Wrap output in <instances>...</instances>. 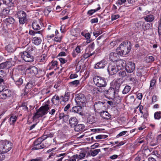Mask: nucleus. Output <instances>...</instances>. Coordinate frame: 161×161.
<instances>
[{
	"mask_svg": "<svg viewBox=\"0 0 161 161\" xmlns=\"http://www.w3.org/2000/svg\"><path fill=\"white\" fill-rule=\"evenodd\" d=\"M131 45L130 42H123L116 49V52L120 55H125L130 52L131 48Z\"/></svg>",
	"mask_w": 161,
	"mask_h": 161,
	"instance_id": "obj_1",
	"label": "nucleus"
},
{
	"mask_svg": "<svg viewBox=\"0 0 161 161\" xmlns=\"http://www.w3.org/2000/svg\"><path fill=\"white\" fill-rule=\"evenodd\" d=\"M12 147V143L7 140L0 141V153H5L9 151Z\"/></svg>",
	"mask_w": 161,
	"mask_h": 161,
	"instance_id": "obj_2",
	"label": "nucleus"
},
{
	"mask_svg": "<svg viewBox=\"0 0 161 161\" xmlns=\"http://www.w3.org/2000/svg\"><path fill=\"white\" fill-rule=\"evenodd\" d=\"M49 109V107L48 104H46L41 106L35 114L33 118L35 119L42 117L47 113V111Z\"/></svg>",
	"mask_w": 161,
	"mask_h": 161,
	"instance_id": "obj_3",
	"label": "nucleus"
},
{
	"mask_svg": "<svg viewBox=\"0 0 161 161\" xmlns=\"http://www.w3.org/2000/svg\"><path fill=\"white\" fill-rule=\"evenodd\" d=\"M44 140L42 137L38 138L37 140L35 141L33 143V146L31 149V150H39L48 147L50 144L47 143H45L44 144L42 143V142Z\"/></svg>",
	"mask_w": 161,
	"mask_h": 161,
	"instance_id": "obj_4",
	"label": "nucleus"
},
{
	"mask_svg": "<svg viewBox=\"0 0 161 161\" xmlns=\"http://www.w3.org/2000/svg\"><path fill=\"white\" fill-rule=\"evenodd\" d=\"M75 101L77 105H82L83 107L86 106V99L85 96L82 94H77L76 96Z\"/></svg>",
	"mask_w": 161,
	"mask_h": 161,
	"instance_id": "obj_5",
	"label": "nucleus"
},
{
	"mask_svg": "<svg viewBox=\"0 0 161 161\" xmlns=\"http://www.w3.org/2000/svg\"><path fill=\"white\" fill-rule=\"evenodd\" d=\"M22 59L27 62H32L34 61V57L28 52L24 51L19 53Z\"/></svg>",
	"mask_w": 161,
	"mask_h": 161,
	"instance_id": "obj_6",
	"label": "nucleus"
},
{
	"mask_svg": "<svg viewBox=\"0 0 161 161\" xmlns=\"http://www.w3.org/2000/svg\"><path fill=\"white\" fill-rule=\"evenodd\" d=\"M15 16L19 19V23L21 24H24L27 20L26 14L23 11H18L15 14Z\"/></svg>",
	"mask_w": 161,
	"mask_h": 161,
	"instance_id": "obj_7",
	"label": "nucleus"
},
{
	"mask_svg": "<svg viewBox=\"0 0 161 161\" xmlns=\"http://www.w3.org/2000/svg\"><path fill=\"white\" fill-rule=\"evenodd\" d=\"M93 81L96 85L99 87H105L107 85L104 78L97 76L93 78Z\"/></svg>",
	"mask_w": 161,
	"mask_h": 161,
	"instance_id": "obj_8",
	"label": "nucleus"
},
{
	"mask_svg": "<svg viewBox=\"0 0 161 161\" xmlns=\"http://www.w3.org/2000/svg\"><path fill=\"white\" fill-rule=\"evenodd\" d=\"M12 91L8 89H4L2 92L0 93V99L6 100L9 99L11 96Z\"/></svg>",
	"mask_w": 161,
	"mask_h": 161,
	"instance_id": "obj_9",
	"label": "nucleus"
},
{
	"mask_svg": "<svg viewBox=\"0 0 161 161\" xmlns=\"http://www.w3.org/2000/svg\"><path fill=\"white\" fill-rule=\"evenodd\" d=\"M108 70L110 74L113 75L116 74L119 70L115 66L114 63H110L108 67Z\"/></svg>",
	"mask_w": 161,
	"mask_h": 161,
	"instance_id": "obj_10",
	"label": "nucleus"
},
{
	"mask_svg": "<svg viewBox=\"0 0 161 161\" xmlns=\"http://www.w3.org/2000/svg\"><path fill=\"white\" fill-rule=\"evenodd\" d=\"M135 64L132 62H130L128 63L125 67L126 72L128 73H132L135 69Z\"/></svg>",
	"mask_w": 161,
	"mask_h": 161,
	"instance_id": "obj_11",
	"label": "nucleus"
},
{
	"mask_svg": "<svg viewBox=\"0 0 161 161\" xmlns=\"http://www.w3.org/2000/svg\"><path fill=\"white\" fill-rule=\"evenodd\" d=\"M82 105H77L73 107L72 109V111L79 114L80 115H83L82 107Z\"/></svg>",
	"mask_w": 161,
	"mask_h": 161,
	"instance_id": "obj_12",
	"label": "nucleus"
},
{
	"mask_svg": "<svg viewBox=\"0 0 161 161\" xmlns=\"http://www.w3.org/2000/svg\"><path fill=\"white\" fill-rule=\"evenodd\" d=\"M17 76L13 75L12 78L14 81L16 85L18 87H19L23 83V79L24 78L23 76H21L19 78H17Z\"/></svg>",
	"mask_w": 161,
	"mask_h": 161,
	"instance_id": "obj_13",
	"label": "nucleus"
},
{
	"mask_svg": "<svg viewBox=\"0 0 161 161\" xmlns=\"http://www.w3.org/2000/svg\"><path fill=\"white\" fill-rule=\"evenodd\" d=\"M34 85L35 83L32 81H31L28 82L25 86L24 89V95H26Z\"/></svg>",
	"mask_w": 161,
	"mask_h": 161,
	"instance_id": "obj_14",
	"label": "nucleus"
},
{
	"mask_svg": "<svg viewBox=\"0 0 161 161\" xmlns=\"http://www.w3.org/2000/svg\"><path fill=\"white\" fill-rule=\"evenodd\" d=\"M105 102L100 101L96 102L94 104V107L95 110H103L105 107Z\"/></svg>",
	"mask_w": 161,
	"mask_h": 161,
	"instance_id": "obj_15",
	"label": "nucleus"
},
{
	"mask_svg": "<svg viewBox=\"0 0 161 161\" xmlns=\"http://www.w3.org/2000/svg\"><path fill=\"white\" fill-rule=\"evenodd\" d=\"M125 61L122 59L116 61V67L119 70L122 69L125 66Z\"/></svg>",
	"mask_w": 161,
	"mask_h": 161,
	"instance_id": "obj_16",
	"label": "nucleus"
},
{
	"mask_svg": "<svg viewBox=\"0 0 161 161\" xmlns=\"http://www.w3.org/2000/svg\"><path fill=\"white\" fill-rule=\"evenodd\" d=\"M106 64V61L104 59L102 60L95 64L94 68L96 69H103Z\"/></svg>",
	"mask_w": 161,
	"mask_h": 161,
	"instance_id": "obj_17",
	"label": "nucleus"
},
{
	"mask_svg": "<svg viewBox=\"0 0 161 161\" xmlns=\"http://www.w3.org/2000/svg\"><path fill=\"white\" fill-rule=\"evenodd\" d=\"M104 93L109 96L110 97H114L115 91V89L112 87H110L108 90H105Z\"/></svg>",
	"mask_w": 161,
	"mask_h": 161,
	"instance_id": "obj_18",
	"label": "nucleus"
},
{
	"mask_svg": "<svg viewBox=\"0 0 161 161\" xmlns=\"http://www.w3.org/2000/svg\"><path fill=\"white\" fill-rule=\"evenodd\" d=\"M119 54L118 53H111L109 55V57L110 60L113 61H116L119 57Z\"/></svg>",
	"mask_w": 161,
	"mask_h": 161,
	"instance_id": "obj_19",
	"label": "nucleus"
},
{
	"mask_svg": "<svg viewBox=\"0 0 161 161\" xmlns=\"http://www.w3.org/2000/svg\"><path fill=\"white\" fill-rule=\"evenodd\" d=\"M47 59V57L46 54H44L41 56L37 57L36 61L37 62L40 63H45Z\"/></svg>",
	"mask_w": 161,
	"mask_h": 161,
	"instance_id": "obj_20",
	"label": "nucleus"
},
{
	"mask_svg": "<svg viewBox=\"0 0 161 161\" xmlns=\"http://www.w3.org/2000/svg\"><path fill=\"white\" fill-rule=\"evenodd\" d=\"M3 4L8 6V8L14 7L15 6V0H3Z\"/></svg>",
	"mask_w": 161,
	"mask_h": 161,
	"instance_id": "obj_21",
	"label": "nucleus"
},
{
	"mask_svg": "<svg viewBox=\"0 0 161 161\" xmlns=\"http://www.w3.org/2000/svg\"><path fill=\"white\" fill-rule=\"evenodd\" d=\"M11 66V63L9 61H6L0 64V70L9 68Z\"/></svg>",
	"mask_w": 161,
	"mask_h": 161,
	"instance_id": "obj_22",
	"label": "nucleus"
},
{
	"mask_svg": "<svg viewBox=\"0 0 161 161\" xmlns=\"http://www.w3.org/2000/svg\"><path fill=\"white\" fill-rule=\"evenodd\" d=\"M10 10L9 8H6L1 10L0 11V16L2 17H5L9 14Z\"/></svg>",
	"mask_w": 161,
	"mask_h": 161,
	"instance_id": "obj_23",
	"label": "nucleus"
},
{
	"mask_svg": "<svg viewBox=\"0 0 161 161\" xmlns=\"http://www.w3.org/2000/svg\"><path fill=\"white\" fill-rule=\"evenodd\" d=\"M83 50L82 47L80 46H78L75 48L73 52L72 53V55L73 57H75L79 53H81Z\"/></svg>",
	"mask_w": 161,
	"mask_h": 161,
	"instance_id": "obj_24",
	"label": "nucleus"
},
{
	"mask_svg": "<svg viewBox=\"0 0 161 161\" xmlns=\"http://www.w3.org/2000/svg\"><path fill=\"white\" fill-rule=\"evenodd\" d=\"M69 124L71 127H74L78 124V120L75 117H71L69 120Z\"/></svg>",
	"mask_w": 161,
	"mask_h": 161,
	"instance_id": "obj_25",
	"label": "nucleus"
},
{
	"mask_svg": "<svg viewBox=\"0 0 161 161\" xmlns=\"http://www.w3.org/2000/svg\"><path fill=\"white\" fill-rule=\"evenodd\" d=\"M29 72L31 74L35 75L38 73V69L35 66H33L27 69Z\"/></svg>",
	"mask_w": 161,
	"mask_h": 161,
	"instance_id": "obj_26",
	"label": "nucleus"
},
{
	"mask_svg": "<svg viewBox=\"0 0 161 161\" xmlns=\"http://www.w3.org/2000/svg\"><path fill=\"white\" fill-rule=\"evenodd\" d=\"M154 16L151 14L147 15L144 18L145 20L147 22H153L154 20Z\"/></svg>",
	"mask_w": 161,
	"mask_h": 161,
	"instance_id": "obj_27",
	"label": "nucleus"
},
{
	"mask_svg": "<svg viewBox=\"0 0 161 161\" xmlns=\"http://www.w3.org/2000/svg\"><path fill=\"white\" fill-rule=\"evenodd\" d=\"M32 27L33 29L36 31L41 30V26L36 21L33 22L32 24Z\"/></svg>",
	"mask_w": 161,
	"mask_h": 161,
	"instance_id": "obj_28",
	"label": "nucleus"
},
{
	"mask_svg": "<svg viewBox=\"0 0 161 161\" xmlns=\"http://www.w3.org/2000/svg\"><path fill=\"white\" fill-rule=\"evenodd\" d=\"M100 115L103 118L106 119H109L111 118V115L106 111L102 112Z\"/></svg>",
	"mask_w": 161,
	"mask_h": 161,
	"instance_id": "obj_29",
	"label": "nucleus"
},
{
	"mask_svg": "<svg viewBox=\"0 0 161 161\" xmlns=\"http://www.w3.org/2000/svg\"><path fill=\"white\" fill-rule=\"evenodd\" d=\"M70 96V93L69 92H65L64 95L60 96L61 100L63 102H66L68 101Z\"/></svg>",
	"mask_w": 161,
	"mask_h": 161,
	"instance_id": "obj_30",
	"label": "nucleus"
},
{
	"mask_svg": "<svg viewBox=\"0 0 161 161\" xmlns=\"http://www.w3.org/2000/svg\"><path fill=\"white\" fill-rule=\"evenodd\" d=\"M42 40L40 37H35L32 39V42L36 45H38L40 44Z\"/></svg>",
	"mask_w": 161,
	"mask_h": 161,
	"instance_id": "obj_31",
	"label": "nucleus"
},
{
	"mask_svg": "<svg viewBox=\"0 0 161 161\" xmlns=\"http://www.w3.org/2000/svg\"><path fill=\"white\" fill-rule=\"evenodd\" d=\"M59 100H61L60 96L59 97L58 96H54L51 99L53 104L56 105L59 102Z\"/></svg>",
	"mask_w": 161,
	"mask_h": 161,
	"instance_id": "obj_32",
	"label": "nucleus"
},
{
	"mask_svg": "<svg viewBox=\"0 0 161 161\" xmlns=\"http://www.w3.org/2000/svg\"><path fill=\"white\" fill-rule=\"evenodd\" d=\"M74 127L75 131L79 132L83 130L85 126L83 124H79L76 125Z\"/></svg>",
	"mask_w": 161,
	"mask_h": 161,
	"instance_id": "obj_33",
	"label": "nucleus"
},
{
	"mask_svg": "<svg viewBox=\"0 0 161 161\" xmlns=\"http://www.w3.org/2000/svg\"><path fill=\"white\" fill-rule=\"evenodd\" d=\"M17 117L14 114L11 115L9 119V123L10 125H13L16 121Z\"/></svg>",
	"mask_w": 161,
	"mask_h": 161,
	"instance_id": "obj_34",
	"label": "nucleus"
},
{
	"mask_svg": "<svg viewBox=\"0 0 161 161\" xmlns=\"http://www.w3.org/2000/svg\"><path fill=\"white\" fill-rule=\"evenodd\" d=\"M6 21L7 23V24H10L12 25H14L15 24V20L12 17H9L6 19Z\"/></svg>",
	"mask_w": 161,
	"mask_h": 161,
	"instance_id": "obj_35",
	"label": "nucleus"
},
{
	"mask_svg": "<svg viewBox=\"0 0 161 161\" xmlns=\"http://www.w3.org/2000/svg\"><path fill=\"white\" fill-rule=\"evenodd\" d=\"M6 49L9 52H12L15 51V48L14 45L12 44H8L6 47Z\"/></svg>",
	"mask_w": 161,
	"mask_h": 161,
	"instance_id": "obj_36",
	"label": "nucleus"
},
{
	"mask_svg": "<svg viewBox=\"0 0 161 161\" xmlns=\"http://www.w3.org/2000/svg\"><path fill=\"white\" fill-rule=\"evenodd\" d=\"M98 5V7L97 8L94 9H91L89 10L87 13V14L89 16H91L95 12L100 10L101 8L99 4Z\"/></svg>",
	"mask_w": 161,
	"mask_h": 161,
	"instance_id": "obj_37",
	"label": "nucleus"
},
{
	"mask_svg": "<svg viewBox=\"0 0 161 161\" xmlns=\"http://www.w3.org/2000/svg\"><path fill=\"white\" fill-rule=\"evenodd\" d=\"M43 32V30H40L38 31H35L33 30H30L29 33L30 35L32 36H34L36 34H40V36H42V33Z\"/></svg>",
	"mask_w": 161,
	"mask_h": 161,
	"instance_id": "obj_38",
	"label": "nucleus"
},
{
	"mask_svg": "<svg viewBox=\"0 0 161 161\" xmlns=\"http://www.w3.org/2000/svg\"><path fill=\"white\" fill-rule=\"evenodd\" d=\"M87 121L90 124H93L96 122V118L94 116H90L88 118Z\"/></svg>",
	"mask_w": 161,
	"mask_h": 161,
	"instance_id": "obj_39",
	"label": "nucleus"
},
{
	"mask_svg": "<svg viewBox=\"0 0 161 161\" xmlns=\"http://www.w3.org/2000/svg\"><path fill=\"white\" fill-rule=\"evenodd\" d=\"M119 79L117 80L115 82L114 85V86L115 87V89L116 90V91L118 90L120 86L122 84V83L119 82Z\"/></svg>",
	"mask_w": 161,
	"mask_h": 161,
	"instance_id": "obj_40",
	"label": "nucleus"
},
{
	"mask_svg": "<svg viewBox=\"0 0 161 161\" xmlns=\"http://www.w3.org/2000/svg\"><path fill=\"white\" fill-rule=\"evenodd\" d=\"M130 89L131 87L130 86L128 85L126 86L122 91V93L123 94H126L129 92Z\"/></svg>",
	"mask_w": 161,
	"mask_h": 161,
	"instance_id": "obj_41",
	"label": "nucleus"
},
{
	"mask_svg": "<svg viewBox=\"0 0 161 161\" xmlns=\"http://www.w3.org/2000/svg\"><path fill=\"white\" fill-rule=\"evenodd\" d=\"M69 84L71 85H72L76 87V86L80 85V80H76L72 82H70Z\"/></svg>",
	"mask_w": 161,
	"mask_h": 161,
	"instance_id": "obj_42",
	"label": "nucleus"
},
{
	"mask_svg": "<svg viewBox=\"0 0 161 161\" xmlns=\"http://www.w3.org/2000/svg\"><path fill=\"white\" fill-rule=\"evenodd\" d=\"M154 117L155 119H159L161 118V112H156L154 114Z\"/></svg>",
	"mask_w": 161,
	"mask_h": 161,
	"instance_id": "obj_43",
	"label": "nucleus"
},
{
	"mask_svg": "<svg viewBox=\"0 0 161 161\" xmlns=\"http://www.w3.org/2000/svg\"><path fill=\"white\" fill-rule=\"evenodd\" d=\"M50 92V89L49 88L44 89L41 91L42 94L43 95H46L45 96H47V95Z\"/></svg>",
	"mask_w": 161,
	"mask_h": 161,
	"instance_id": "obj_44",
	"label": "nucleus"
},
{
	"mask_svg": "<svg viewBox=\"0 0 161 161\" xmlns=\"http://www.w3.org/2000/svg\"><path fill=\"white\" fill-rule=\"evenodd\" d=\"M117 75L119 77L123 78L126 75V72L124 70H121L117 74Z\"/></svg>",
	"mask_w": 161,
	"mask_h": 161,
	"instance_id": "obj_45",
	"label": "nucleus"
},
{
	"mask_svg": "<svg viewBox=\"0 0 161 161\" xmlns=\"http://www.w3.org/2000/svg\"><path fill=\"white\" fill-rule=\"evenodd\" d=\"M156 82V80L155 79L153 78L152 79L151 81L150 86V88L151 90L153 89V87H154L155 85Z\"/></svg>",
	"mask_w": 161,
	"mask_h": 161,
	"instance_id": "obj_46",
	"label": "nucleus"
},
{
	"mask_svg": "<svg viewBox=\"0 0 161 161\" xmlns=\"http://www.w3.org/2000/svg\"><path fill=\"white\" fill-rule=\"evenodd\" d=\"M5 77L4 78H0V86L1 87H3L4 88H5V81L6 80Z\"/></svg>",
	"mask_w": 161,
	"mask_h": 161,
	"instance_id": "obj_47",
	"label": "nucleus"
},
{
	"mask_svg": "<svg viewBox=\"0 0 161 161\" xmlns=\"http://www.w3.org/2000/svg\"><path fill=\"white\" fill-rule=\"evenodd\" d=\"M101 152L100 149H95L92 151L91 153V155L93 157H94L97 155L99 152Z\"/></svg>",
	"mask_w": 161,
	"mask_h": 161,
	"instance_id": "obj_48",
	"label": "nucleus"
},
{
	"mask_svg": "<svg viewBox=\"0 0 161 161\" xmlns=\"http://www.w3.org/2000/svg\"><path fill=\"white\" fill-rule=\"evenodd\" d=\"M146 60L147 62H153L154 60V58L152 56H149L146 57Z\"/></svg>",
	"mask_w": 161,
	"mask_h": 161,
	"instance_id": "obj_49",
	"label": "nucleus"
},
{
	"mask_svg": "<svg viewBox=\"0 0 161 161\" xmlns=\"http://www.w3.org/2000/svg\"><path fill=\"white\" fill-rule=\"evenodd\" d=\"M76 159H77L78 160H79L78 156L77 154L74 155L70 158L68 161H76Z\"/></svg>",
	"mask_w": 161,
	"mask_h": 161,
	"instance_id": "obj_50",
	"label": "nucleus"
},
{
	"mask_svg": "<svg viewBox=\"0 0 161 161\" xmlns=\"http://www.w3.org/2000/svg\"><path fill=\"white\" fill-rule=\"evenodd\" d=\"M81 35L84 36L86 39H89L90 38L91 35L89 33H84L82 32L81 33Z\"/></svg>",
	"mask_w": 161,
	"mask_h": 161,
	"instance_id": "obj_51",
	"label": "nucleus"
},
{
	"mask_svg": "<svg viewBox=\"0 0 161 161\" xmlns=\"http://www.w3.org/2000/svg\"><path fill=\"white\" fill-rule=\"evenodd\" d=\"M108 136L106 135H99L96 136V138L97 139H103L106 138Z\"/></svg>",
	"mask_w": 161,
	"mask_h": 161,
	"instance_id": "obj_52",
	"label": "nucleus"
},
{
	"mask_svg": "<svg viewBox=\"0 0 161 161\" xmlns=\"http://www.w3.org/2000/svg\"><path fill=\"white\" fill-rule=\"evenodd\" d=\"M142 69H137L136 70V75L138 76H142Z\"/></svg>",
	"mask_w": 161,
	"mask_h": 161,
	"instance_id": "obj_53",
	"label": "nucleus"
},
{
	"mask_svg": "<svg viewBox=\"0 0 161 161\" xmlns=\"http://www.w3.org/2000/svg\"><path fill=\"white\" fill-rule=\"evenodd\" d=\"M6 72L3 70H0V78H4L6 76Z\"/></svg>",
	"mask_w": 161,
	"mask_h": 161,
	"instance_id": "obj_54",
	"label": "nucleus"
},
{
	"mask_svg": "<svg viewBox=\"0 0 161 161\" xmlns=\"http://www.w3.org/2000/svg\"><path fill=\"white\" fill-rule=\"evenodd\" d=\"M53 136H54L53 133H49V134H47V135L43 136L42 137L43 138L42 139H44V140L45 139H46L47 137H50V138L53 137Z\"/></svg>",
	"mask_w": 161,
	"mask_h": 161,
	"instance_id": "obj_55",
	"label": "nucleus"
},
{
	"mask_svg": "<svg viewBox=\"0 0 161 161\" xmlns=\"http://www.w3.org/2000/svg\"><path fill=\"white\" fill-rule=\"evenodd\" d=\"M58 62L56 61H52L50 63V64H51V68H53V67L56 66L57 67Z\"/></svg>",
	"mask_w": 161,
	"mask_h": 161,
	"instance_id": "obj_56",
	"label": "nucleus"
},
{
	"mask_svg": "<svg viewBox=\"0 0 161 161\" xmlns=\"http://www.w3.org/2000/svg\"><path fill=\"white\" fill-rule=\"evenodd\" d=\"M94 54V53H85V54L83 55V58L85 59H86L89 57L92 56Z\"/></svg>",
	"mask_w": 161,
	"mask_h": 161,
	"instance_id": "obj_57",
	"label": "nucleus"
},
{
	"mask_svg": "<svg viewBox=\"0 0 161 161\" xmlns=\"http://www.w3.org/2000/svg\"><path fill=\"white\" fill-rule=\"evenodd\" d=\"M119 14L113 15L111 16V19L112 20H115L119 18Z\"/></svg>",
	"mask_w": 161,
	"mask_h": 161,
	"instance_id": "obj_58",
	"label": "nucleus"
},
{
	"mask_svg": "<svg viewBox=\"0 0 161 161\" xmlns=\"http://www.w3.org/2000/svg\"><path fill=\"white\" fill-rule=\"evenodd\" d=\"M101 33V32L99 31H97L94 32H93V34L94 36H95L96 37H97L99 35H100Z\"/></svg>",
	"mask_w": 161,
	"mask_h": 161,
	"instance_id": "obj_59",
	"label": "nucleus"
},
{
	"mask_svg": "<svg viewBox=\"0 0 161 161\" xmlns=\"http://www.w3.org/2000/svg\"><path fill=\"white\" fill-rule=\"evenodd\" d=\"M148 115V112L147 110H146L145 112H144V114L142 115L141 117H143L144 119H146Z\"/></svg>",
	"mask_w": 161,
	"mask_h": 161,
	"instance_id": "obj_60",
	"label": "nucleus"
},
{
	"mask_svg": "<svg viewBox=\"0 0 161 161\" xmlns=\"http://www.w3.org/2000/svg\"><path fill=\"white\" fill-rule=\"evenodd\" d=\"M126 1V0H118L116 4L120 5L125 3Z\"/></svg>",
	"mask_w": 161,
	"mask_h": 161,
	"instance_id": "obj_61",
	"label": "nucleus"
},
{
	"mask_svg": "<svg viewBox=\"0 0 161 161\" xmlns=\"http://www.w3.org/2000/svg\"><path fill=\"white\" fill-rule=\"evenodd\" d=\"M157 101V96L155 95L153 96L152 98V103H154L155 102Z\"/></svg>",
	"mask_w": 161,
	"mask_h": 161,
	"instance_id": "obj_62",
	"label": "nucleus"
},
{
	"mask_svg": "<svg viewBox=\"0 0 161 161\" xmlns=\"http://www.w3.org/2000/svg\"><path fill=\"white\" fill-rule=\"evenodd\" d=\"M58 59L59 60L60 62L62 64H64L66 63L67 62L66 60L62 58H59Z\"/></svg>",
	"mask_w": 161,
	"mask_h": 161,
	"instance_id": "obj_63",
	"label": "nucleus"
},
{
	"mask_svg": "<svg viewBox=\"0 0 161 161\" xmlns=\"http://www.w3.org/2000/svg\"><path fill=\"white\" fill-rule=\"evenodd\" d=\"M27 52H28L30 53H31L34 50V49L32 46L29 47L27 48Z\"/></svg>",
	"mask_w": 161,
	"mask_h": 161,
	"instance_id": "obj_64",
	"label": "nucleus"
}]
</instances>
